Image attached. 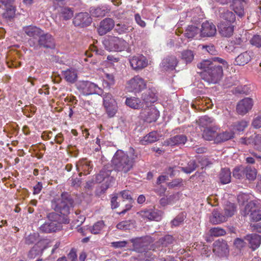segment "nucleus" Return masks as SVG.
Here are the masks:
<instances>
[{"mask_svg":"<svg viewBox=\"0 0 261 261\" xmlns=\"http://www.w3.org/2000/svg\"><path fill=\"white\" fill-rule=\"evenodd\" d=\"M181 58L187 63H190L193 60L194 54L191 50H185L181 53Z\"/></svg>","mask_w":261,"mask_h":261,"instance_id":"obj_50","label":"nucleus"},{"mask_svg":"<svg viewBox=\"0 0 261 261\" xmlns=\"http://www.w3.org/2000/svg\"><path fill=\"white\" fill-rule=\"evenodd\" d=\"M128 242L126 241L113 242L111 243V246L115 248H122L126 246Z\"/></svg>","mask_w":261,"mask_h":261,"instance_id":"obj_59","label":"nucleus"},{"mask_svg":"<svg viewBox=\"0 0 261 261\" xmlns=\"http://www.w3.org/2000/svg\"><path fill=\"white\" fill-rule=\"evenodd\" d=\"M23 30L28 36L33 37L39 36L43 32L41 29L35 26L26 27L23 28Z\"/></svg>","mask_w":261,"mask_h":261,"instance_id":"obj_37","label":"nucleus"},{"mask_svg":"<svg viewBox=\"0 0 261 261\" xmlns=\"http://www.w3.org/2000/svg\"><path fill=\"white\" fill-rule=\"evenodd\" d=\"M177 64V61L176 57L170 56L163 59L161 66L164 70H173L175 69Z\"/></svg>","mask_w":261,"mask_h":261,"instance_id":"obj_23","label":"nucleus"},{"mask_svg":"<svg viewBox=\"0 0 261 261\" xmlns=\"http://www.w3.org/2000/svg\"><path fill=\"white\" fill-rule=\"evenodd\" d=\"M244 175L246 178L250 180H253L256 178L257 171L254 168L250 166H247L244 168Z\"/></svg>","mask_w":261,"mask_h":261,"instance_id":"obj_44","label":"nucleus"},{"mask_svg":"<svg viewBox=\"0 0 261 261\" xmlns=\"http://www.w3.org/2000/svg\"><path fill=\"white\" fill-rule=\"evenodd\" d=\"M236 212V207L234 204L227 202L224 207V216H226V219L228 217H231Z\"/></svg>","mask_w":261,"mask_h":261,"instance_id":"obj_45","label":"nucleus"},{"mask_svg":"<svg viewBox=\"0 0 261 261\" xmlns=\"http://www.w3.org/2000/svg\"><path fill=\"white\" fill-rule=\"evenodd\" d=\"M153 241L154 239L150 236L130 240V242L133 244L134 250L140 253L146 251L148 245Z\"/></svg>","mask_w":261,"mask_h":261,"instance_id":"obj_7","label":"nucleus"},{"mask_svg":"<svg viewBox=\"0 0 261 261\" xmlns=\"http://www.w3.org/2000/svg\"><path fill=\"white\" fill-rule=\"evenodd\" d=\"M200 29L195 25H189L185 31V35L188 38H193L197 36H201Z\"/></svg>","mask_w":261,"mask_h":261,"instance_id":"obj_33","label":"nucleus"},{"mask_svg":"<svg viewBox=\"0 0 261 261\" xmlns=\"http://www.w3.org/2000/svg\"><path fill=\"white\" fill-rule=\"evenodd\" d=\"M131 223L130 221H123L117 225V228L120 230H127L130 228Z\"/></svg>","mask_w":261,"mask_h":261,"instance_id":"obj_56","label":"nucleus"},{"mask_svg":"<svg viewBox=\"0 0 261 261\" xmlns=\"http://www.w3.org/2000/svg\"><path fill=\"white\" fill-rule=\"evenodd\" d=\"M200 29V36L201 37H212L216 33L215 25L211 22L205 21L201 25Z\"/></svg>","mask_w":261,"mask_h":261,"instance_id":"obj_19","label":"nucleus"},{"mask_svg":"<svg viewBox=\"0 0 261 261\" xmlns=\"http://www.w3.org/2000/svg\"><path fill=\"white\" fill-rule=\"evenodd\" d=\"M92 22V19L87 12H81L75 15L73 23L75 26L84 27L89 25Z\"/></svg>","mask_w":261,"mask_h":261,"instance_id":"obj_13","label":"nucleus"},{"mask_svg":"<svg viewBox=\"0 0 261 261\" xmlns=\"http://www.w3.org/2000/svg\"><path fill=\"white\" fill-rule=\"evenodd\" d=\"M244 239L253 250L258 248L261 243V236L256 233L248 234Z\"/></svg>","mask_w":261,"mask_h":261,"instance_id":"obj_24","label":"nucleus"},{"mask_svg":"<svg viewBox=\"0 0 261 261\" xmlns=\"http://www.w3.org/2000/svg\"><path fill=\"white\" fill-rule=\"evenodd\" d=\"M213 252L219 256L227 255L229 249L226 242L222 239L215 241L213 244Z\"/></svg>","mask_w":261,"mask_h":261,"instance_id":"obj_11","label":"nucleus"},{"mask_svg":"<svg viewBox=\"0 0 261 261\" xmlns=\"http://www.w3.org/2000/svg\"><path fill=\"white\" fill-rule=\"evenodd\" d=\"M92 166L90 165V162L84 160L79 162L76 165V169L79 171H81L80 172L79 175L81 176L82 174L87 175L90 173Z\"/></svg>","mask_w":261,"mask_h":261,"instance_id":"obj_30","label":"nucleus"},{"mask_svg":"<svg viewBox=\"0 0 261 261\" xmlns=\"http://www.w3.org/2000/svg\"><path fill=\"white\" fill-rule=\"evenodd\" d=\"M233 11L239 17H243L244 15V8L241 4L236 5L233 8Z\"/></svg>","mask_w":261,"mask_h":261,"instance_id":"obj_58","label":"nucleus"},{"mask_svg":"<svg viewBox=\"0 0 261 261\" xmlns=\"http://www.w3.org/2000/svg\"><path fill=\"white\" fill-rule=\"evenodd\" d=\"M214 64L213 62L210 60H203L201 62L197 64V67L199 69L203 70V72H206L208 70L211 68Z\"/></svg>","mask_w":261,"mask_h":261,"instance_id":"obj_49","label":"nucleus"},{"mask_svg":"<svg viewBox=\"0 0 261 261\" xmlns=\"http://www.w3.org/2000/svg\"><path fill=\"white\" fill-rule=\"evenodd\" d=\"M138 214L143 218L159 221L162 217V212L156 210H147L139 212Z\"/></svg>","mask_w":261,"mask_h":261,"instance_id":"obj_17","label":"nucleus"},{"mask_svg":"<svg viewBox=\"0 0 261 261\" xmlns=\"http://www.w3.org/2000/svg\"><path fill=\"white\" fill-rule=\"evenodd\" d=\"M250 43L251 45L256 47H261V37L259 35H254L250 40Z\"/></svg>","mask_w":261,"mask_h":261,"instance_id":"obj_55","label":"nucleus"},{"mask_svg":"<svg viewBox=\"0 0 261 261\" xmlns=\"http://www.w3.org/2000/svg\"><path fill=\"white\" fill-rule=\"evenodd\" d=\"M125 104L134 109H139L142 107V103L138 98L128 97L125 100Z\"/></svg>","mask_w":261,"mask_h":261,"instance_id":"obj_35","label":"nucleus"},{"mask_svg":"<svg viewBox=\"0 0 261 261\" xmlns=\"http://www.w3.org/2000/svg\"><path fill=\"white\" fill-rule=\"evenodd\" d=\"M73 206V200L67 194H62L61 197L54 199L51 202L52 208L57 213L48 214V220L40 227V230L44 232L49 233L60 230L61 224L68 223L69 220L67 217L70 213V209Z\"/></svg>","mask_w":261,"mask_h":261,"instance_id":"obj_1","label":"nucleus"},{"mask_svg":"<svg viewBox=\"0 0 261 261\" xmlns=\"http://www.w3.org/2000/svg\"><path fill=\"white\" fill-rule=\"evenodd\" d=\"M218 127L213 126V127H207L204 129L203 133V137L204 139L208 141L213 140L215 137L217 138V130Z\"/></svg>","mask_w":261,"mask_h":261,"instance_id":"obj_32","label":"nucleus"},{"mask_svg":"<svg viewBox=\"0 0 261 261\" xmlns=\"http://www.w3.org/2000/svg\"><path fill=\"white\" fill-rule=\"evenodd\" d=\"M234 133L233 131L231 130H226L225 132L219 133L218 135H217L216 140L219 142L226 141L233 138L234 137Z\"/></svg>","mask_w":261,"mask_h":261,"instance_id":"obj_39","label":"nucleus"},{"mask_svg":"<svg viewBox=\"0 0 261 261\" xmlns=\"http://www.w3.org/2000/svg\"><path fill=\"white\" fill-rule=\"evenodd\" d=\"M38 44L41 47L52 48L55 47L54 39L49 34L41 33L39 36Z\"/></svg>","mask_w":261,"mask_h":261,"instance_id":"obj_21","label":"nucleus"},{"mask_svg":"<svg viewBox=\"0 0 261 261\" xmlns=\"http://www.w3.org/2000/svg\"><path fill=\"white\" fill-rule=\"evenodd\" d=\"M12 0H0L2 5L4 6L3 9H5V12L2 13L3 17L7 21H11L15 16V9L14 7L10 5ZM1 7H3L1 6Z\"/></svg>","mask_w":261,"mask_h":261,"instance_id":"obj_14","label":"nucleus"},{"mask_svg":"<svg viewBox=\"0 0 261 261\" xmlns=\"http://www.w3.org/2000/svg\"><path fill=\"white\" fill-rule=\"evenodd\" d=\"M129 63L132 68L135 70H141L148 65V60L142 55L131 57Z\"/></svg>","mask_w":261,"mask_h":261,"instance_id":"obj_12","label":"nucleus"},{"mask_svg":"<svg viewBox=\"0 0 261 261\" xmlns=\"http://www.w3.org/2000/svg\"><path fill=\"white\" fill-rule=\"evenodd\" d=\"M141 117L147 122L151 123L157 120L159 112L153 106H150L141 111Z\"/></svg>","mask_w":261,"mask_h":261,"instance_id":"obj_10","label":"nucleus"},{"mask_svg":"<svg viewBox=\"0 0 261 261\" xmlns=\"http://www.w3.org/2000/svg\"><path fill=\"white\" fill-rule=\"evenodd\" d=\"M159 139V135L155 132H152L149 133L147 135L144 137L141 140V144L144 145L152 143Z\"/></svg>","mask_w":261,"mask_h":261,"instance_id":"obj_36","label":"nucleus"},{"mask_svg":"<svg viewBox=\"0 0 261 261\" xmlns=\"http://www.w3.org/2000/svg\"><path fill=\"white\" fill-rule=\"evenodd\" d=\"M134 29V28L129 22L118 23L115 25V31L119 34H123L128 33Z\"/></svg>","mask_w":261,"mask_h":261,"instance_id":"obj_31","label":"nucleus"},{"mask_svg":"<svg viewBox=\"0 0 261 261\" xmlns=\"http://www.w3.org/2000/svg\"><path fill=\"white\" fill-rule=\"evenodd\" d=\"M141 98L146 103H153L157 100L156 93L154 89H149L143 93Z\"/></svg>","mask_w":261,"mask_h":261,"instance_id":"obj_27","label":"nucleus"},{"mask_svg":"<svg viewBox=\"0 0 261 261\" xmlns=\"http://www.w3.org/2000/svg\"><path fill=\"white\" fill-rule=\"evenodd\" d=\"M221 182L223 184H226L230 182L231 172L228 168L222 169L219 175Z\"/></svg>","mask_w":261,"mask_h":261,"instance_id":"obj_40","label":"nucleus"},{"mask_svg":"<svg viewBox=\"0 0 261 261\" xmlns=\"http://www.w3.org/2000/svg\"><path fill=\"white\" fill-rule=\"evenodd\" d=\"M135 20L138 24L141 26L142 28H144L146 26V23L144 21L141 19V16L139 14H135Z\"/></svg>","mask_w":261,"mask_h":261,"instance_id":"obj_63","label":"nucleus"},{"mask_svg":"<svg viewBox=\"0 0 261 261\" xmlns=\"http://www.w3.org/2000/svg\"><path fill=\"white\" fill-rule=\"evenodd\" d=\"M209 219L210 222L213 224H220L227 220L226 216L216 209L213 211Z\"/></svg>","mask_w":261,"mask_h":261,"instance_id":"obj_25","label":"nucleus"},{"mask_svg":"<svg viewBox=\"0 0 261 261\" xmlns=\"http://www.w3.org/2000/svg\"><path fill=\"white\" fill-rule=\"evenodd\" d=\"M253 53L246 51L240 54L235 59V63L238 65L243 66L248 63L252 59Z\"/></svg>","mask_w":261,"mask_h":261,"instance_id":"obj_26","label":"nucleus"},{"mask_svg":"<svg viewBox=\"0 0 261 261\" xmlns=\"http://www.w3.org/2000/svg\"><path fill=\"white\" fill-rule=\"evenodd\" d=\"M77 89L83 95L87 96L93 94L100 95L102 90L97 85L89 81H80L76 84Z\"/></svg>","mask_w":261,"mask_h":261,"instance_id":"obj_5","label":"nucleus"},{"mask_svg":"<svg viewBox=\"0 0 261 261\" xmlns=\"http://www.w3.org/2000/svg\"><path fill=\"white\" fill-rule=\"evenodd\" d=\"M39 240V235L38 233H33L29 235L25 238V241L27 244H32L37 242Z\"/></svg>","mask_w":261,"mask_h":261,"instance_id":"obj_52","label":"nucleus"},{"mask_svg":"<svg viewBox=\"0 0 261 261\" xmlns=\"http://www.w3.org/2000/svg\"><path fill=\"white\" fill-rule=\"evenodd\" d=\"M253 100L251 98L247 97L240 100L237 106V111L240 115H245L252 108Z\"/></svg>","mask_w":261,"mask_h":261,"instance_id":"obj_15","label":"nucleus"},{"mask_svg":"<svg viewBox=\"0 0 261 261\" xmlns=\"http://www.w3.org/2000/svg\"><path fill=\"white\" fill-rule=\"evenodd\" d=\"M136 157L134 154L128 156L122 150H118L113 156L112 164L115 170L126 173L133 168Z\"/></svg>","mask_w":261,"mask_h":261,"instance_id":"obj_2","label":"nucleus"},{"mask_svg":"<svg viewBox=\"0 0 261 261\" xmlns=\"http://www.w3.org/2000/svg\"><path fill=\"white\" fill-rule=\"evenodd\" d=\"M187 141V137L184 135H176L165 141L167 145L174 146L185 144Z\"/></svg>","mask_w":261,"mask_h":261,"instance_id":"obj_29","label":"nucleus"},{"mask_svg":"<svg viewBox=\"0 0 261 261\" xmlns=\"http://www.w3.org/2000/svg\"><path fill=\"white\" fill-rule=\"evenodd\" d=\"M111 171L108 170L106 172L105 169H102L99 173L96 176V181L98 182H101L105 180L106 178L111 181H113L114 179L112 177H110Z\"/></svg>","mask_w":261,"mask_h":261,"instance_id":"obj_46","label":"nucleus"},{"mask_svg":"<svg viewBox=\"0 0 261 261\" xmlns=\"http://www.w3.org/2000/svg\"><path fill=\"white\" fill-rule=\"evenodd\" d=\"M44 247H42L41 242H38L30 250L29 256L31 258H34L37 255L42 254Z\"/></svg>","mask_w":261,"mask_h":261,"instance_id":"obj_42","label":"nucleus"},{"mask_svg":"<svg viewBox=\"0 0 261 261\" xmlns=\"http://www.w3.org/2000/svg\"><path fill=\"white\" fill-rule=\"evenodd\" d=\"M223 75L222 67L215 64L206 72H202V77L204 80L209 83H217Z\"/></svg>","mask_w":261,"mask_h":261,"instance_id":"obj_4","label":"nucleus"},{"mask_svg":"<svg viewBox=\"0 0 261 261\" xmlns=\"http://www.w3.org/2000/svg\"><path fill=\"white\" fill-rule=\"evenodd\" d=\"M249 195H248L247 194H245V193L240 194L238 196V202L240 203L243 204H244V203L245 202H247L249 198Z\"/></svg>","mask_w":261,"mask_h":261,"instance_id":"obj_61","label":"nucleus"},{"mask_svg":"<svg viewBox=\"0 0 261 261\" xmlns=\"http://www.w3.org/2000/svg\"><path fill=\"white\" fill-rule=\"evenodd\" d=\"M126 87L130 92H139L146 87V83L141 77L136 75L127 82Z\"/></svg>","mask_w":261,"mask_h":261,"instance_id":"obj_8","label":"nucleus"},{"mask_svg":"<svg viewBox=\"0 0 261 261\" xmlns=\"http://www.w3.org/2000/svg\"><path fill=\"white\" fill-rule=\"evenodd\" d=\"M247 122L246 121H241L237 122L232 125L233 129L241 132L243 131L245 127L247 126Z\"/></svg>","mask_w":261,"mask_h":261,"instance_id":"obj_53","label":"nucleus"},{"mask_svg":"<svg viewBox=\"0 0 261 261\" xmlns=\"http://www.w3.org/2000/svg\"><path fill=\"white\" fill-rule=\"evenodd\" d=\"M219 16L221 18L226 21V23H233L236 20L235 15L232 12L223 8H219Z\"/></svg>","mask_w":261,"mask_h":261,"instance_id":"obj_28","label":"nucleus"},{"mask_svg":"<svg viewBox=\"0 0 261 261\" xmlns=\"http://www.w3.org/2000/svg\"><path fill=\"white\" fill-rule=\"evenodd\" d=\"M103 106L109 117L115 116L118 110L117 103L112 95L109 93L103 94Z\"/></svg>","mask_w":261,"mask_h":261,"instance_id":"obj_6","label":"nucleus"},{"mask_svg":"<svg viewBox=\"0 0 261 261\" xmlns=\"http://www.w3.org/2000/svg\"><path fill=\"white\" fill-rule=\"evenodd\" d=\"M215 120L212 118L207 116H203L201 117L198 120V123L200 126L204 128L211 127L214 123Z\"/></svg>","mask_w":261,"mask_h":261,"instance_id":"obj_41","label":"nucleus"},{"mask_svg":"<svg viewBox=\"0 0 261 261\" xmlns=\"http://www.w3.org/2000/svg\"><path fill=\"white\" fill-rule=\"evenodd\" d=\"M104 223L99 221L95 223L91 229V232L93 234H98L104 227Z\"/></svg>","mask_w":261,"mask_h":261,"instance_id":"obj_51","label":"nucleus"},{"mask_svg":"<svg viewBox=\"0 0 261 261\" xmlns=\"http://www.w3.org/2000/svg\"><path fill=\"white\" fill-rule=\"evenodd\" d=\"M59 11L60 16L65 20L69 19L73 16V12L70 8L62 7Z\"/></svg>","mask_w":261,"mask_h":261,"instance_id":"obj_43","label":"nucleus"},{"mask_svg":"<svg viewBox=\"0 0 261 261\" xmlns=\"http://www.w3.org/2000/svg\"><path fill=\"white\" fill-rule=\"evenodd\" d=\"M175 241L172 236L167 234L160 238L152 246L153 250H162L163 248L172 244Z\"/></svg>","mask_w":261,"mask_h":261,"instance_id":"obj_16","label":"nucleus"},{"mask_svg":"<svg viewBox=\"0 0 261 261\" xmlns=\"http://www.w3.org/2000/svg\"><path fill=\"white\" fill-rule=\"evenodd\" d=\"M244 215L248 216L250 219L255 221H258L261 220V211H259L255 204L250 201L245 207Z\"/></svg>","mask_w":261,"mask_h":261,"instance_id":"obj_9","label":"nucleus"},{"mask_svg":"<svg viewBox=\"0 0 261 261\" xmlns=\"http://www.w3.org/2000/svg\"><path fill=\"white\" fill-rule=\"evenodd\" d=\"M184 221V218L182 216H178L172 222V225L174 226H178Z\"/></svg>","mask_w":261,"mask_h":261,"instance_id":"obj_64","label":"nucleus"},{"mask_svg":"<svg viewBox=\"0 0 261 261\" xmlns=\"http://www.w3.org/2000/svg\"><path fill=\"white\" fill-rule=\"evenodd\" d=\"M244 168L243 167H236L233 171V176L238 179H240L244 176Z\"/></svg>","mask_w":261,"mask_h":261,"instance_id":"obj_54","label":"nucleus"},{"mask_svg":"<svg viewBox=\"0 0 261 261\" xmlns=\"http://www.w3.org/2000/svg\"><path fill=\"white\" fill-rule=\"evenodd\" d=\"M234 245L238 248L241 249L245 247L246 243L244 240L240 238H237L234 240L233 242Z\"/></svg>","mask_w":261,"mask_h":261,"instance_id":"obj_60","label":"nucleus"},{"mask_svg":"<svg viewBox=\"0 0 261 261\" xmlns=\"http://www.w3.org/2000/svg\"><path fill=\"white\" fill-rule=\"evenodd\" d=\"M252 125L256 128L261 127V116H259L255 118L252 121Z\"/></svg>","mask_w":261,"mask_h":261,"instance_id":"obj_62","label":"nucleus"},{"mask_svg":"<svg viewBox=\"0 0 261 261\" xmlns=\"http://www.w3.org/2000/svg\"><path fill=\"white\" fill-rule=\"evenodd\" d=\"M232 23H226L221 21L218 25V29L219 34L224 37H230L233 33L234 25Z\"/></svg>","mask_w":261,"mask_h":261,"instance_id":"obj_18","label":"nucleus"},{"mask_svg":"<svg viewBox=\"0 0 261 261\" xmlns=\"http://www.w3.org/2000/svg\"><path fill=\"white\" fill-rule=\"evenodd\" d=\"M115 25L114 21L112 18H107L102 20L98 28V34L102 36L113 29Z\"/></svg>","mask_w":261,"mask_h":261,"instance_id":"obj_20","label":"nucleus"},{"mask_svg":"<svg viewBox=\"0 0 261 261\" xmlns=\"http://www.w3.org/2000/svg\"><path fill=\"white\" fill-rule=\"evenodd\" d=\"M175 197V195H172L167 198H162L160 200V204L163 206L167 204H172V200Z\"/></svg>","mask_w":261,"mask_h":261,"instance_id":"obj_57","label":"nucleus"},{"mask_svg":"<svg viewBox=\"0 0 261 261\" xmlns=\"http://www.w3.org/2000/svg\"><path fill=\"white\" fill-rule=\"evenodd\" d=\"M105 48L110 51H121L127 48L128 43L122 38L108 36L103 40Z\"/></svg>","mask_w":261,"mask_h":261,"instance_id":"obj_3","label":"nucleus"},{"mask_svg":"<svg viewBox=\"0 0 261 261\" xmlns=\"http://www.w3.org/2000/svg\"><path fill=\"white\" fill-rule=\"evenodd\" d=\"M91 16L95 17H102L108 12L106 7L91 8L90 11Z\"/></svg>","mask_w":261,"mask_h":261,"instance_id":"obj_38","label":"nucleus"},{"mask_svg":"<svg viewBox=\"0 0 261 261\" xmlns=\"http://www.w3.org/2000/svg\"><path fill=\"white\" fill-rule=\"evenodd\" d=\"M241 142L244 144H253L255 149L261 151V135H253L248 138H241Z\"/></svg>","mask_w":261,"mask_h":261,"instance_id":"obj_22","label":"nucleus"},{"mask_svg":"<svg viewBox=\"0 0 261 261\" xmlns=\"http://www.w3.org/2000/svg\"><path fill=\"white\" fill-rule=\"evenodd\" d=\"M63 75L68 82L73 83L77 79V73L74 69H69L62 71Z\"/></svg>","mask_w":261,"mask_h":261,"instance_id":"obj_34","label":"nucleus"},{"mask_svg":"<svg viewBox=\"0 0 261 261\" xmlns=\"http://www.w3.org/2000/svg\"><path fill=\"white\" fill-rule=\"evenodd\" d=\"M196 165L194 160H191L188 163L186 167H179L178 168L180 169L183 172L186 173H190L195 170L196 168Z\"/></svg>","mask_w":261,"mask_h":261,"instance_id":"obj_48","label":"nucleus"},{"mask_svg":"<svg viewBox=\"0 0 261 261\" xmlns=\"http://www.w3.org/2000/svg\"><path fill=\"white\" fill-rule=\"evenodd\" d=\"M210 234L212 237H219L224 236L226 234V231L219 227H215L210 229Z\"/></svg>","mask_w":261,"mask_h":261,"instance_id":"obj_47","label":"nucleus"}]
</instances>
